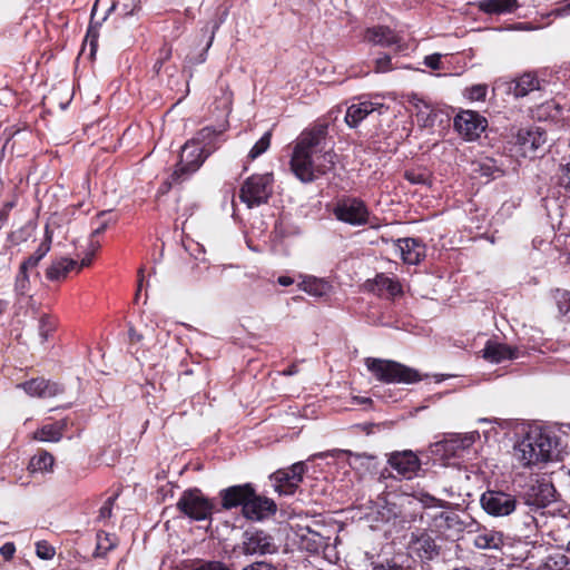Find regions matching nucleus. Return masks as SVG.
I'll use <instances>...</instances> for the list:
<instances>
[{
    "mask_svg": "<svg viewBox=\"0 0 570 570\" xmlns=\"http://www.w3.org/2000/svg\"><path fill=\"white\" fill-rule=\"evenodd\" d=\"M480 439L478 431H472L465 434H458L453 436L449 443L452 444L453 449L465 450L469 449L476 440Z\"/></svg>",
    "mask_w": 570,
    "mask_h": 570,
    "instance_id": "35",
    "label": "nucleus"
},
{
    "mask_svg": "<svg viewBox=\"0 0 570 570\" xmlns=\"http://www.w3.org/2000/svg\"><path fill=\"white\" fill-rule=\"evenodd\" d=\"M518 0H481L478 2L480 11L487 14H507L515 11Z\"/></svg>",
    "mask_w": 570,
    "mask_h": 570,
    "instance_id": "27",
    "label": "nucleus"
},
{
    "mask_svg": "<svg viewBox=\"0 0 570 570\" xmlns=\"http://www.w3.org/2000/svg\"><path fill=\"white\" fill-rule=\"evenodd\" d=\"M392 69V59L389 55H383L375 60V72H387Z\"/></svg>",
    "mask_w": 570,
    "mask_h": 570,
    "instance_id": "49",
    "label": "nucleus"
},
{
    "mask_svg": "<svg viewBox=\"0 0 570 570\" xmlns=\"http://www.w3.org/2000/svg\"><path fill=\"white\" fill-rule=\"evenodd\" d=\"M17 387L22 389L30 396L38 397H53L63 391L59 383L45 380L43 377L20 383Z\"/></svg>",
    "mask_w": 570,
    "mask_h": 570,
    "instance_id": "17",
    "label": "nucleus"
},
{
    "mask_svg": "<svg viewBox=\"0 0 570 570\" xmlns=\"http://www.w3.org/2000/svg\"><path fill=\"white\" fill-rule=\"evenodd\" d=\"M239 549L245 556H264L275 553L277 546L274 538L265 531L246 530Z\"/></svg>",
    "mask_w": 570,
    "mask_h": 570,
    "instance_id": "9",
    "label": "nucleus"
},
{
    "mask_svg": "<svg viewBox=\"0 0 570 570\" xmlns=\"http://www.w3.org/2000/svg\"><path fill=\"white\" fill-rule=\"evenodd\" d=\"M50 247L51 235L47 230L45 239L39 244L37 249L20 264V267H22V269H27L30 272L36 271L40 261L49 253Z\"/></svg>",
    "mask_w": 570,
    "mask_h": 570,
    "instance_id": "28",
    "label": "nucleus"
},
{
    "mask_svg": "<svg viewBox=\"0 0 570 570\" xmlns=\"http://www.w3.org/2000/svg\"><path fill=\"white\" fill-rule=\"evenodd\" d=\"M273 178L271 174L253 175L248 177L243 184L239 193L242 202L248 208L259 206L267 203L272 195Z\"/></svg>",
    "mask_w": 570,
    "mask_h": 570,
    "instance_id": "5",
    "label": "nucleus"
},
{
    "mask_svg": "<svg viewBox=\"0 0 570 570\" xmlns=\"http://www.w3.org/2000/svg\"><path fill=\"white\" fill-rule=\"evenodd\" d=\"M16 552V547L12 542H7L0 548V554L6 559L10 560L12 559L13 554Z\"/></svg>",
    "mask_w": 570,
    "mask_h": 570,
    "instance_id": "57",
    "label": "nucleus"
},
{
    "mask_svg": "<svg viewBox=\"0 0 570 570\" xmlns=\"http://www.w3.org/2000/svg\"><path fill=\"white\" fill-rule=\"evenodd\" d=\"M97 223H98V224H97V226L94 228V230H92V233H91V235H92V236L100 235L101 233H104V232H105V229H106V228H107V226H108V222H107V220H100V219H98V220H97Z\"/></svg>",
    "mask_w": 570,
    "mask_h": 570,
    "instance_id": "61",
    "label": "nucleus"
},
{
    "mask_svg": "<svg viewBox=\"0 0 570 570\" xmlns=\"http://www.w3.org/2000/svg\"><path fill=\"white\" fill-rule=\"evenodd\" d=\"M482 509L492 517H508L515 511L517 498L504 491L488 490L480 498Z\"/></svg>",
    "mask_w": 570,
    "mask_h": 570,
    "instance_id": "7",
    "label": "nucleus"
},
{
    "mask_svg": "<svg viewBox=\"0 0 570 570\" xmlns=\"http://www.w3.org/2000/svg\"><path fill=\"white\" fill-rule=\"evenodd\" d=\"M327 122L318 121L297 137L289 165L302 183H312L334 169L337 156L327 147Z\"/></svg>",
    "mask_w": 570,
    "mask_h": 570,
    "instance_id": "1",
    "label": "nucleus"
},
{
    "mask_svg": "<svg viewBox=\"0 0 570 570\" xmlns=\"http://www.w3.org/2000/svg\"><path fill=\"white\" fill-rule=\"evenodd\" d=\"M409 102L417 110V117L426 115L424 121H426L432 111L431 106L423 98L419 97L416 94H412L409 96Z\"/></svg>",
    "mask_w": 570,
    "mask_h": 570,
    "instance_id": "39",
    "label": "nucleus"
},
{
    "mask_svg": "<svg viewBox=\"0 0 570 570\" xmlns=\"http://www.w3.org/2000/svg\"><path fill=\"white\" fill-rule=\"evenodd\" d=\"M117 495L109 497L99 509V520H107L111 517L112 508L115 504Z\"/></svg>",
    "mask_w": 570,
    "mask_h": 570,
    "instance_id": "48",
    "label": "nucleus"
},
{
    "mask_svg": "<svg viewBox=\"0 0 570 570\" xmlns=\"http://www.w3.org/2000/svg\"><path fill=\"white\" fill-rule=\"evenodd\" d=\"M417 499L424 507L446 508L449 505L448 501L438 499L425 492L419 493Z\"/></svg>",
    "mask_w": 570,
    "mask_h": 570,
    "instance_id": "46",
    "label": "nucleus"
},
{
    "mask_svg": "<svg viewBox=\"0 0 570 570\" xmlns=\"http://www.w3.org/2000/svg\"><path fill=\"white\" fill-rule=\"evenodd\" d=\"M116 547L115 539L110 534L99 532L97 534V547L95 551L96 557H105L108 551Z\"/></svg>",
    "mask_w": 570,
    "mask_h": 570,
    "instance_id": "36",
    "label": "nucleus"
},
{
    "mask_svg": "<svg viewBox=\"0 0 570 570\" xmlns=\"http://www.w3.org/2000/svg\"><path fill=\"white\" fill-rule=\"evenodd\" d=\"M193 570H230L226 564L219 561L206 562Z\"/></svg>",
    "mask_w": 570,
    "mask_h": 570,
    "instance_id": "52",
    "label": "nucleus"
},
{
    "mask_svg": "<svg viewBox=\"0 0 570 570\" xmlns=\"http://www.w3.org/2000/svg\"><path fill=\"white\" fill-rule=\"evenodd\" d=\"M386 510H387V514L385 515L383 513V517L386 519V521H390L392 519H397V518H401V511L399 510V508L396 507L395 503H386Z\"/></svg>",
    "mask_w": 570,
    "mask_h": 570,
    "instance_id": "55",
    "label": "nucleus"
},
{
    "mask_svg": "<svg viewBox=\"0 0 570 570\" xmlns=\"http://www.w3.org/2000/svg\"><path fill=\"white\" fill-rule=\"evenodd\" d=\"M223 130H216L212 127H204L190 139L199 146V149L206 154L207 158L220 146Z\"/></svg>",
    "mask_w": 570,
    "mask_h": 570,
    "instance_id": "23",
    "label": "nucleus"
},
{
    "mask_svg": "<svg viewBox=\"0 0 570 570\" xmlns=\"http://www.w3.org/2000/svg\"><path fill=\"white\" fill-rule=\"evenodd\" d=\"M570 14V0H566V4L552 10L549 16L566 17Z\"/></svg>",
    "mask_w": 570,
    "mask_h": 570,
    "instance_id": "59",
    "label": "nucleus"
},
{
    "mask_svg": "<svg viewBox=\"0 0 570 570\" xmlns=\"http://www.w3.org/2000/svg\"><path fill=\"white\" fill-rule=\"evenodd\" d=\"M479 170L483 176H493L494 171H500L499 168L494 167L490 163H482L479 165Z\"/></svg>",
    "mask_w": 570,
    "mask_h": 570,
    "instance_id": "58",
    "label": "nucleus"
},
{
    "mask_svg": "<svg viewBox=\"0 0 570 570\" xmlns=\"http://www.w3.org/2000/svg\"><path fill=\"white\" fill-rule=\"evenodd\" d=\"M532 513L533 512L530 511L523 517L522 520V532L525 537H529L530 534L534 533L539 528L538 519Z\"/></svg>",
    "mask_w": 570,
    "mask_h": 570,
    "instance_id": "42",
    "label": "nucleus"
},
{
    "mask_svg": "<svg viewBox=\"0 0 570 570\" xmlns=\"http://www.w3.org/2000/svg\"><path fill=\"white\" fill-rule=\"evenodd\" d=\"M365 365L375 379L383 383L411 384L421 381V376L416 370L395 361L367 357Z\"/></svg>",
    "mask_w": 570,
    "mask_h": 570,
    "instance_id": "3",
    "label": "nucleus"
},
{
    "mask_svg": "<svg viewBox=\"0 0 570 570\" xmlns=\"http://www.w3.org/2000/svg\"><path fill=\"white\" fill-rule=\"evenodd\" d=\"M559 184L570 190V163L560 167Z\"/></svg>",
    "mask_w": 570,
    "mask_h": 570,
    "instance_id": "51",
    "label": "nucleus"
},
{
    "mask_svg": "<svg viewBox=\"0 0 570 570\" xmlns=\"http://www.w3.org/2000/svg\"><path fill=\"white\" fill-rule=\"evenodd\" d=\"M384 105L372 100H360L347 107L344 120L350 128H356L367 116L374 111L381 114Z\"/></svg>",
    "mask_w": 570,
    "mask_h": 570,
    "instance_id": "15",
    "label": "nucleus"
},
{
    "mask_svg": "<svg viewBox=\"0 0 570 570\" xmlns=\"http://www.w3.org/2000/svg\"><path fill=\"white\" fill-rule=\"evenodd\" d=\"M78 266V262L71 258L61 257L51 262L46 271V276L51 282H59Z\"/></svg>",
    "mask_w": 570,
    "mask_h": 570,
    "instance_id": "25",
    "label": "nucleus"
},
{
    "mask_svg": "<svg viewBox=\"0 0 570 570\" xmlns=\"http://www.w3.org/2000/svg\"><path fill=\"white\" fill-rule=\"evenodd\" d=\"M53 463V456L47 451H41L31 458L28 470L31 473L48 472L52 470Z\"/></svg>",
    "mask_w": 570,
    "mask_h": 570,
    "instance_id": "32",
    "label": "nucleus"
},
{
    "mask_svg": "<svg viewBox=\"0 0 570 570\" xmlns=\"http://www.w3.org/2000/svg\"><path fill=\"white\" fill-rule=\"evenodd\" d=\"M335 217L353 226H362L368 223L370 212L365 203L358 198H343L334 207Z\"/></svg>",
    "mask_w": 570,
    "mask_h": 570,
    "instance_id": "8",
    "label": "nucleus"
},
{
    "mask_svg": "<svg viewBox=\"0 0 570 570\" xmlns=\"http://www.w3.org/2000/svg\"><path fill=\"white\" fill-rule=\"evenodd\" d=\"M393 244L405 264L416 265L425 257V245L417 238H399Z\"/></svg>",
    "mask_w": 570,
    "mask_h": 570,
    "instance_id": "14",
    "label": "nucleus"
},
{
    "mask_svg": "<svg viewBox=\"0 0 570 570\" xmlns=\"http://www.w3.org/2000/svg\"><path fill=\"white\" fill-rule=\"evenodd\" d=\"M424 65L431 69L438 70L441 67V55L433 53L424 58Z\"/></svg>",
    "mask_w": 570,
    "mask_h": 570,
    "instance_id": "53",
    "label": "nucleus"
},
{
    "mask_svg": "<svg viewBox=\"0 0 570 570\" xmlns=\"http://www.w3.org/2000/svg\"><path fill=\"white\" fill-rule=\"evenodd\" d=\"M276 512V504L273 500L257 495L254 488L252 495L244 504L243 515L246 519L259 521Z\"/></svg>",
    "mask_w": 570,
    "mask_h": 570,
    "instance_id": "13",
    "label": "nucleus"
},
{
    "mask_svg": "<svg viewBox=\"0 0 570 570\" xmlns=\"http://www.w3.org/2000/svg\"><path fill=\"white\" fill-rule=\"evenodd\" d=\"M364 40L375 46L391 47L396 45L401 48L400 36L394 30L385 26L367 28L364 33Z\"/></svg>",
    "mask_w": 570,
    "mask_h": 570,
    "instance_id": "20",
    "label": "nucleus"
},
{
    "mask_svg": "<svg viewBox=\"0 0 570 570\" xmlns=\"http://www.w3.org/2000/svg\"><path fill=\"white\" fill-rule=\"evenodd\" d=\"M515 138L521 155L529 158H534L547 144V132L540 127L522 128Z\"/></svg>",
    "mask_w": 570,
    "mask_h": 570,
    "instance_id": "10",
    "label": "nucleus"
},
{
    "mask_svg": "<svg viewBox=\"0 0 570 570\" xmlns=\"http://www.w3.org/2000/svg\"><path fill=\"white\" fill-rule=\"evenodd\" d=\"M140 6V0H131L130 3L121 4V12L124 16H131Z\"/></svg>",
    "mask_w": 570,
    "mask_h": 570,
    "instance_id": "56",
    "label": "nucleus"
},
{
    "mask_svg": "<svg viewBox=\"0 0 570 570\" xmlns=\"http://www.w3.org/2000/svg\"><path fill=\"white\" fill-rule=\"evenodd\" d=\"M519 350L507 344L488 341L482 350V356L492 363H501L505 360H514L519 357Z\"/></svg>",
    "mask_w": 570,
    "mask_h": 570,
    "instance_id": "22",
    "label": "nucleus"
},
{
    "mask_svg": "<svg viewBox=\"0 0 570 570\" xmlns=\"http://www.w3.org/2000/svg\"><path fill=\"white\" fill-rule=\"evenodd\" d=\"M129 338L131 342H139L142 338V335L137 333L134 327L129 328Z\"/></svg>",
    "mask_w": 570,
    "mask_h": 570,
    "instance_id": "63",
    "label": "nucleus"
},
{
    "mask_svg": "<svg viewBox=\"0 0 570 570\" xmlns=\"http://www.w3.org/2000/svg\"><path fill=\"white\" fill-rule=\"evenodd\" d=\"M404 177L411 184H426L429 181V174L425 170H406Z\"/></svg>",
    "mask_w": 570,
    "mask_h": 570,
    "instance_id": "47",
    "label": "nucleus"
},
{
    "mask_svg": "<svg viewBox=\"0 0 570 570\" xmlns=\"http://www.w3.org/2000/svg\"><path fill=\"white\" fill-rule=\"evenodd\" d=\"M177 509L195 521H204L210 519L214 503L204 497L200 490L189 489L184 491L177 501Z\"/></svg>",
    "mask_w": 570,
    "mask_h": 570,
    "instance_id": "4",
    "label": "nucleus"
},
{
    "mask_svg": "<svg viewBox=\"0 0 570 570\" xmlns=\"http://www.w3.org/2000/svg\"><path fill=\"white\" fill-rule=\"evenodd\" d=\"M371 289L377 295L386 293L389 296L394 297L402 294V285L396 278L389 277L385 274H377L373 279Z\"/></svg>",
    "mask_w": 570,
    "mask_h": 570,
    "instance_id": "26",
    "label": "nucleus"
},
{
    "mask_svg": "<svg viewBox=\"0 0 570 570\" xmlns=\"http://www.w3.org/2000/svg\"><path fill=\"white\" fill-rule=\"evenodd\" d=\"M433 521L434 527L439 531H461L464 527V523L461 520L460 515L455 512H440L434 517Z\"/></svg>",
    "mask_w": 570,
    "mask_h": 570,
    "instance_id": "29",
    "label": "nucleus"
},
{
    "mask_svg": "<svg viewBox=\"0 0 570 570\" xmlns=\"http://www.w3.org/2000/svg\"><path fill=\"white\" fill-rule=\"evenodd\" d=\"M306 471V466L303 462L294 463L289 469H286V472L292 478V484L299 485V483L303 481V475Z\"/></svg>",
    "mask_w": 570,
    "mask_h": 570,
    "instance_id": "45",
    "label": "nucleus"
},
{
    "mask_svg": "<svg viewBox=\"0 0 570 570\" xmlns=\"http://www.w3.org/2000/svg\"><path fill=\"white\" fill-rule=\"evenodd\" d=\"M539 89V79L530 72L523 73L521 77L509 83V92H511L515 98L525 97L530 92Z\"/></svg>",
    "mask_w": 570,
    "mask_h": 570,
    "instance_id": "24",
    "label": "nucleus"
},
{
    "mask_svg": "<svg viewBox=\"0 0 570 570\" xmlns=\"http://www.w3.org/2000/svg\"><path fill=\"white\" fill-rule=\"evenodd\" d=\"M328 285L326 282L317 278H308L303 282V289L313 296H323L326 294Z\"/></svg>",
    "mask_w": 570,
    "mask_h": 570,
    "instance_id": "37",
    "label": "nucleus"
},
{
    "mask_svg": "<svg viewBox=\"0 0 570 570\" xmlns=\"http://www.w3.org/2000/svg\"><path fill=\"white\" fill-rule=\"evenodd\" d=\"M389 464L405 479H412L420 469V460L412 451L391 454Z\"/></svg>",
    "mask_w": 570,
    "mask_h": 570,
    "instance_id": "16",
    "label": "nucleus"
},
{
    "mask_svg": "<svg viewBox=\"0 0 570 570\" xmlns=\"http://www.w3.org/2000/svg\"><path fill=\"white\" fill-rule=\"evenodd\" d=\"M63 422L43 425L35 432V439L42 442H58L62 438Z\"/></svg>",
    "mask_w": 570,
    "mask_h": 570,
    "instance_id": "30",
    "label": "nucleus"
},
{
    "mask_svg": "<svg viewBox=\"0 0 570 570\" xmlns=\"http://www.w3.org/2000/svg\"><path fill=\"white\" fill-rule=\"evenodd\" d=\"M454 128L468 140H474L487 128V119L472 110L458 114L454 118Z\"/></svg>",
    "mask_w": 570,
    "mask_h": 570,
    "instance_id": "12",
    "label": "nucleus"
},
{
    "mask_svg": "<svg viewBox=\"0 0 570 570\" xmlns=\"http://www.w3.org/2000/svg\"><path fill=\"white\" fill-rule=\"evenodd\" d=\"M277 283L281 285V286H289L294 283V279L289 276H279L277 278Z\"/></svg>",
    "mask_w": 570,
    "mask_h": 570,
    "instance_id": "62",
    "label": "nucleus"
},
{
    "mask_svg": "<svg viewBox=\"0 0 570 570\" xmlns=\"http://www.w3.org/2000/svg\"><path fill=\"white\" fill-rule=\"evenodd\" d=\"M272 134L269 131L265 132L262 138L252 147L248 153V158L254 160L261 155H263L271 145Z\"/></svg>",
    "mask_w": 570,
    "mask_h": 570,
    "instance_id": "38",
    "label": "nucleus"
},
{
    "mask_svg": "<svg viewBox=\"0 0 570 570\" xmlns=\"http://www.w3.org/2000/svg\"><path fill=\"white\" fill-rule=\"evenodd\" d=\"M410 544L420 558L431 560L438 554L435 540L425 530L417 529L411 533Z\"/></svg>",
    "mask_w": 570,
    "mask_h": 570,
    "instance_id": "19",
    "label": "nucleus"
},
{
    "mask_svg": "<svg viewBox=\"0 0 570 570\" xmlns=\"http://www.w3.org/2000/svg\"><path fill=\"white\" fill-rule=\"evenodd\" d=\"M554 488L548 481H535L524 493V504L531 512H538L548 507L554 500Z\"/></svg>",
    "mask_w": 570,
    "mask_h": 570,
    "instance_id": "11",
    "label": "nucleus"
},
{
    "mask_svg": "<svg viewBox=\"0 0 570 570\" xmlns=\"http://www.w3.org/2000/svg\"><path fill=\"white\" fill-rule=\"evenodd\" d=\"M213 38L214 36L210 37L209 39V42L207 43V47L206 49H204L197 57V59L195 61H193L191 59L189 60V63L194 65V63H203L205 62L206 60V51L208 50V48L210 47L212 42H213Z\"/></svg>",
    "mask_w": 570,
    "mask_h": 570,
    "instance_id": "60",
    "label": "nucleus"
},
{
    "mask_svg": "<svg viewBox=\"0 0 570 570\" xmlns=\"http://www.w3.org/2000/svg\"><path fill=\"white\" fill-rule=\"evenodd\" d=\"M556 299L559 312L564 316H570V293L567 291H558Z\"/></svg>",
    "mask_w": 570,
    "mask_h": 570,
    "instance_id": "44",
    "label": "nucleus"
},
{
    "mask_svg": "<svg viewBox=\"0 0 570 570\" xmlns=\"http://www.w3.org/2000/svg\"><path fill=\"white\" fill-rule=\"evenodd\" d=\"M473 546L480 550H501L504 546V534L494 529L480 528L473 537Z\"/></svg>",
    "mask_w": 570,
    "mask_h": 570,
    "instance_id": "21",
    "label": "nucleus"
},
{
    "mask_svg": "<svg viewBox=\"0 0 570 570\" xmlns=\"http://www.w3.org/2000/svg\"><path fill=\"white\" fill-rule=\"evenodd\" d=\"M275 490L283 495H292L295 493L298 485L292 484V478L286 470H278L272 474Z\"/></svg>",
    "mask_w": 570,
    "mask_h": 570,
    "instance_id": "31",
    "label": "nucleus"
},
{
    "mask_svg": "<svg viewBox=\"0 0 570 570\" xmlns=\"http://www.w3.org/2000/svg\"><path fill=\"white\" fill-rule=\"evenodd\" d=\"M375 570H411V567L407 564L399 563L396 560L392 559L376 566Z\"/></svg>",
    "mask_w": 570,
    "mask_h": 570,
    "instance_id": "50",
    "label": "nucleus"
},
{
    "mask_svg": "<svg viewBox=\"0 0 570 570\" xmlns=\"http://www.w3.org/2000/svg\"><path fill=\"white\" fill-rule=\"evenodd\" d=\"M252 484L233 485L220 491L222 507L226 510L242 507L248 501L252 495Z\"/></svg>",
    "mask_w": 570,
    "mask_h": 570,
    "instance_id": "18",
    "label": "nucleus"
},
{
    "mask_svg": "<svg viewBox=\"0 0 570 570\" xmlns=\"http://www.w3.org/2000/svg\"><path fill=\"white\" fill-rule=\"evenodd\" d=\"M557 446L558 438L554 434L541 428H532L514 446V456L522 466L530 468L553 460Z\"/></svg>",
    "mask_w": 570,
    "mask_h": 570,
    "instance_id": "2",
    "label": "nucleus"
},
{
    "mask_svg": "<svg viewBox=\"0 0 570 570\" xmlns=\"http://www.w3.org/2000/svg\"><path fill=\"white\" fill-rule=\"evenodd\" d=\"M338 452L347 455V463L353 469H370L372 462L375 460L374 455L366 453H354L348 450H341Z\"/></svg>",
    "mask_w": 570,
    "mask_h": 570,
    "instance_id": "33",
    "label": "nucleus"
},
{
    "mask_svg": "<svg viewBox=\"0 0 570 570\" xmlns=\"http://www.w3.org/2000/svg\"><path fill=\"white\" fill-rule=\"evenodd\" d=\"M488 91L487 85L478 83L465 89V97L472 101H483Z\"/></svg>",
    "mask_w": 570,
    "mask_h": 570,
    "instance_id": "41",
    "label": "nucleus"
},
{
    "mask_svg": "<svg viewBox=\"0 0 570 570\" xmlns=\"http://www.w3.org/2000/svg\"><path fill=\"white\" fill-rule=\"evenodd\" d=\"M36 553L42 560H51L56 554V550L51 544L43 540L36 543Z\"/></svg>",
    "mask_w": 570,
    "mask_h": 570,
    "instance_id": "43",
    "label": "nucleus"
},
{
    "mask_svg": "<svg viewBox=\"0 0 570 570\" xmlns=\"http://www.w3.org/2000/svg\"><path fill=\"white\" fill-rule=\"evenodd\" d=\"M207 159L199 146L194 144L190 139L187 140L181 147L179 161L176 165L171 179L175 183H180L195 174Z\"/></svg>",
    "mask_w": 570,
    "mask_h": 570,
    "instance_id": "6",
    "label": "nucleus"
},
{
    "mask_svg": "<svg viewBox=\"0 0 570 570\" xmlns=\"http://www.w3.org/2000/svg\"><path fill=\"white\" fill-rule=\"evenodd\" d=\"M32 272L22 269L19 267L18 274L14 281V293L18 296H26L31 289L30 275Z\"/></svg>",
    "mask_w": 570,
    "mask_h": 570,
    "instance_id": "34",
    "label": "nucleus"
},
{
    "mask_svg": "<svg viewBox=\"0 0 570 570\" xmlns=\"http://www.w3.org/2000/svg\"><path fill=\"white\" fill-rule=\"evenodd\" d=\"M56 328V321L50 317L49 315H42L39 320V335L42 338V342H45L50 333Z\"/></svg>",
    "mask_w": 570,
    "mask_h": 570,
    "instance_id": "40",
    "label": "nucleus"
},
{
    "mask_svg": "<svg viewBox=\"0 0 570 570\" xmlns=\"http://www.w3.org/2000/svg\"><path fill=\"white\" fill-rule=\"evenodd\" d=\"M243 570H277V568L269 562L257 561L246 566Z\"/></svg>",
    "mask_w": 570,
    "mask_h": 570,
    "instance_id": "54",
    "label": "nucleus"
},
{
    "mask_svg": "<svg viewBox=\"0 0 570 570\" xmlns=\"http://www.w3.org/2000/svg\"><path fill=\"white\" fill-rule=\"evenodd\" d=\"M14 207V203L13 202H7L2 209L0 210V213L2 214H6V220L8 219V214L9 212Z\"/></svg>",
    "mask_w": 570,
    "mask_h": 570,
    "instance_id": "64",
    "label": "nucleus"
}]
</instances>
